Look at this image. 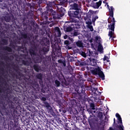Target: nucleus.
<instances>
[{
	"label": "nucleus",
	"instance_id": "dca6fc26",
	"mask_svg": "<svg viewBox=\"0 0 130 130\" xmlns=\"http://www.w3.org/2000/svg\"><path fill=\"white\" fill-rule=\"evenodd\" d=\"M48 16H49V13L48 11V8H47L46 11L43 12L42 14V19L44 20H45L46 21H47V20H48Z\"/></svg>",
	"mask_w": 130,
	"mask_h": 130
},
{
	"label": "nucleus",
	"instance_id": "de8ad7c7",
	"mask_svg": "<svg viewBox=\"0 0 130 130\" xmlns=\"http://www.w3.org/2000/svg\"><path fill=\"white\" fill-rule=\"evenodd\" d=\"M79 66H80V67H84L85 66H87V63L85 61L80 62Z\"/></svg>",
	"mask_w": 130,
	"mask_h": 130
},
{
	"label": "nucleus",
	"instance_id": "f257e3e1",
	"mask_svg": "<svg viewBox=\"0 0 130 130\" xmlns=\"http://www.w3.org/2000/svg\"><path fill=\"white\" fill-rule=\"evenodd\" d=\"M5 91L9 101L3 100L1 102V104L3 105L1 114L3 116L6 115L7 118L12 120L13 118H17L19 116L17 110H21L22 107L21 104L17 101V98L12 94V90L7 89Z\"/></svg>",
	"mask_w": 130,
	"mask_h": 130
},
{
	"label": "nucleus",
	"instance_id": "e2e57ef3",
	"mask_svg": "<svg viewBox=\"0 0 130 130\" xmlns=\"http://www.w3.org/2000/svg\"><path fill=\"white\" fill-rule=\"evenodd\" d=\"M26 5L29 8H30L32 6V5L30 3H26Z\"/></svg>",
	"mask_w": 130,
	"mask_h": 130
},
{
	"label": "nucleus",
	"instance_id": "7c9ffc66",
	"mask_svg": "<svg viewBox=\"0 0 130 130\" xmlns=\"http://www.w3.org/2000/svg\"><path fill=\"white\" fill-rule=\"evenodd\" d=\"M55 31L57 33L58 37H60V36H61V32L60 31L59 27H56L55 28Z\"/></svg>",
	"mask_w": 130,
	"mask_h": 130
},
{
	"label": "nucleus",
	"instance_id": "0eeeda50",
	"mask_svg": "<svg viewBox=\"0 0 130 130\" xmlns=\"http://www.w3.org/2000/svg\"><path fill=\"white\" fill-rule=\"evenodd\" d=\"M76 24L66 22L63 25V29L65 32H72L73 31V26H76Z\"/></svg>",
	"mask_w": 130,
	"mask_h": 130
},
{
	"label": "nucleus",
	"instance_id": "69168bd1",
	"mask_svg": "<svg viewBox=\"0 0 130 130\" xmlns=\"http://www.w3.org/2000/svg\"><path fill=\"white\" fill-rule=\"evenodd\" d=\"M41 101H46V98H45V97H42V98H41Z\"/></svg>",
	"mask_w": 130,
	"mask_h": 130
},
{
	"label": "nucleus",
	"instance_id": "7ed1b4c3",
	"mask_svg": "<svg viewBox=\"0 0 130 130\" xmlns=\"http://www.w3.org/2000/svg\"><path fill=\"white\" fill-rule=\"evenodd\" d=\"M39 33L40 35L45 36V37H43L42 40L40 41V43L43 47L39 49V54L36 55V57L34 59V61L35 63H41L43 61L44 64H45L44 55L47 54L48 51H49V48H50V41H49L50 34L49 32H47L46 30L43 31L42 29L40 30Z\"/></svg>",
	"mask_w": 130,
	"mask_h": 130
},
{
	"label": "nucleus",
	"instance_id": "6e6d98bb",
	"mask_svg": "<svg viewBox=\"0 0 130 130\" xmlns=\"http://www.w3.org/2000/svg\"><path fill=\"white\" fill-rule=\"evenodd\" d=\"M3 27H4V28H5V29H9V28H10L9 24H7L6 23L4 24V25L3 26Z\"/></svg>",
	"mask_w": 130,
	"mask_h": 130
},
{
	"label": "nucleus",
	"instance_id": "423d86ee",
	"mask_svg": "<svg viewBox=\"0 0 130 130\" xmlns=\"http://www.w3.org/2000/svg\"><path fill=\"white\" fill-rule=\"evenodd\" d=\"M48 12L49 15L52 16L54 20L59 19V14H58V13L56 11L53 10L52 8H48Z\"/></svg>",
	"mask_w": 130,
	"mask_h": 130
},
{
	"label": "nucleus",
	"instance_id": "603ef678",
	"mask_svg": "<svg viewBox=\"0 0 130 130\" xmlns=\"http://www.w3.org/2000/svg\"><path fill=\"white\" fill-rule=\"evenodd\" d=\"M90 107L91 108V109H92V110H95V104H94V103H91L90 104Z\"/></svg>",
	"mask_w": 130,
	"mask_h": 130
},
{
	"label": "nucleus",
	"instance_id": "1a4fd4ad",
	"mask_svg": "<svg viewBox=\"0 0 130 130\" xmlns=\"http://www.w3.org/2000/svg\"><path fill=\"white\" fill-rule=\"evenodd\" d=\"M24 59L22 60V63L26 67H29L32 63V59L30 57H28L27 55H25Z\"/></svg>",
	"mask_w": 130,
	"mask_h": 130
},
{
	"label": "nucleus",
	"instance_id": "58836bf2",
	"mask_svg": "<svg viewBox=\"0 0 130 130\" xmlns=\"http://www.w3.org/2000/svg\"><path fill=\"white\" fill-rule=\"evenodd\" d=\"M87 55H88V56H93L94 53H93V51H90V50H87Z\"/></svg>",
	"mask_w": 130,
	"mask_h": 130
},
{
	"label": "nucleus",
	"instance_id": "a19ab883",
	"mask_svg": "<svg viewBox=\"0 0 130 130\" xmlns=\"http://www.w3.org/2000/svg\"><path fill=\"white\" fill-rule=\"evenodd\" d=\"M55 86L56 87V88H58V87H59L60 86V82L57 80H55Z\"/></svg>",
	"mask_w": 130,
	"mask_h": 130
},
{
	"label": "nucleus",
	"instance_id": "2eb2a0df",
	"mask_svg": "<svg viewBox=\"0 0 130 130\" xmlns=\"http://www.w3.org/2000/svg\"><path fill=\"white\" fill-rule=\"evenodd\" d=\"M97 122H98V121L95 118H90L88 119V123L90 126H93V125H98Z\"/></svg>",
	"mask_w": 130,
	"mask_h": 130
},
{
	"label": "nucleus",
	"instance_id": "e433bc0d",
	"mask_svg": "<svg viewBox=\"0 0 130 130\" xmlns=\"http://www.w3.org/2000/svg\"><path fill=\"white\" fill-rule=\"evenodd\" d=\"M22 21H23V27L24 28V30H26V28L27 27V25H28V24L27 23H25V21H26V18L25 17H24L23 19H22Z\"/></svg>",
	"mask_w": 130,
	"mask_h": 130
},
{
	"label": "nucleus",
	"instance_id": "c756f323",
	"mask_svg": "<svg viewBox=\"0 0 130 130\" xmlns=\"http://www.w3.org/2000/svg\"><path fill=\"white\" fill-rule=\"evenodd\" d=\"M2 49L3 50H5L6 51H8V52H13V49H12V48L8 46L3 47Z\"/></svg>",
	"mask_w": 130,
	"mask_h": 130
},
{
	"label": "nucleus",
	"instance_id": "ddd939ff",
	"mask_svg": "<svg viewBox=\"0 0 130 130\" xmlns=\"http://www.w3.org/2000/svg\"><path fill=\"white\" fill-rule=\"evenodd\" d=\"M57 11L58 12V14L59 16V18L64 16V13H66V9L63 8V7H60V8L57 7Z\"/></svg>",
	"mask_w": 130,
	"mask_h": 130
},
{
	"label": "nucleus",
	"instance_id": "9d476101",
	"mask_svg": "<svg viewBox=\"0 0 130 130\" xmlns=\"http://www.w3.org/2000/svg\"><path fill=\"white\" fill-rule=\"evenodd\" d=\"M51 44L53 52L54 53H57V52H59V51H60V48H59L58 43L55 42V43H52Z\"/></svg>",
	"mask_w": 130,
	"mask_h": 130
},
{
	"label": "nucleus",
	"instance_id": "c85d7f7f",
	"mask_svg": "<svg viewBox=\"0 0 130 130\" xmlns=\"http://www.w3.org/2000/svg\"><path fill=\"white\" fill-rule=\"evenodd\" d=\"M55 5V3L54 1H49V3L47 4V9H52V7Z\"/></svg>",
	"mask_w": 130,
	"mask_h": 130
},
{
	"label": "nucleus",
	"instance_id": "8fccbe9b",
	"mask_svg": "<svg viewBox=\"0 0 130 130\" xmlns=\"http://www.w3.org/2000/svg\"><path fill=\"white\" fill-rule=\"evenodd\" d=\"M98 16H96L95 17H92V23H94V22L96 21V20H97V19H98Z\"/></svg>",
	"mask_w": 130,
	"mask_h": 130
},
{
	"label": "nucleus",
	"instance_id": "b1692460",
	"mask_svg": "<svg viewBox=\"0 0 130 130\" xmlns=\"http://www.w3.org/2000/svg\"><path fill=\"white\" fill-rule=\"evenodd\" d=\"M84 20L86 21V24L87 25H92V20L91 19V16L88 17V16H87L86 17L84 18Z\"/></svg>",
	"mask_w": 130,
	"mask_h": 130
},
{
	"label": "nucleus",
	"instance_id": "09e8293b",
	"mask_svg": "<svg viewBox=\"0 0 130 130\" xmlns=\"http://www.w3.org/2000/svg\"><path fill=\"white\" fill-rule=\"evenodd\" d=\"M44 103L45 107L47 108H49V107H50V105H49V103H48L47 102H45Z\"/></svg>",
	"mask_w": 130,
	"mask_h": 130
},
{
	"label": "nucleus",
	"instance_id": "473e14b6",
	"mask_svg": "<svg viewBox=\"0 0 130 130\" xmlns=\"http://www.w3.org/2000/svg\"><path fill=\"white\" fill-rule=\"evenodd\" d=\"M98 75V76H99L100 78H101L103 80H105V76L104 75V73H103V72H102V71L101 70V71H100V73H99V74Z\"/></svg>",
	"mask_w": 130,
	"mask_h": 130
},
{
	"label": "nucleus",
	"instance_id": "f03ea898",
	"mask_svg": "<svg viewBox=\"0 0 130 130\" xmlns=\"http://www.w3.org/2000/svg\"><path fill=\"white\" fill-rule=\"evenodd\" d=\"M19 71L24 73L26 75L23 74L18 70H16L17 74L15 75L16 79L19 80L20 84L27 90H30L32 88L35 91H39V84H38V80L34 79V76L32 75H27L28 70L26 69V67H20Z\"/></svg>",
	"mask_w": 130,
	"mask_h": 130
},
{
	"label": "nucleus",
	"instance_id": "a878e982",
	"mask_svg": "<svg viewBox=\"0 0 130 130\" xmlns=\"http://www.w3.org/2000/svg\"><path fill=\"white\" fill-rule=\"evenodd\" d=\"M102 4V1L101 0H100L99 2H96V3H94L93 4V8L94 9H99V7Z\"/></svg>",
	"mask_w": 130,
	"mask_h": 130
},
{
	"label": "nucleus",
	"instance_id": "72a5a7b5",
	"mask_svg": "<svg viewBox=\"0 0 130 130\" xmlns=\"http://www.w3.org/2000/svg\"><path fill=\"white\" fill-rule=\"evenodd\" d=\"M116 117L117 118V119L119 121V123H120V124H122V119H121L120 115H119V114L118 113H116Z\"/></svg>",
	"mask_w": 130,
	"mask_h": 130
},
{
	"label": "nucleus",
	"instance_id": "f3484780",
	"mask_svg": "<svg viewBox=\"0 0 130 130\" xmlns=\"http://www.w3.org/2000/svg\"><path fill=\"white\" fill-rule=\"evenodd\" d=\"M16 47H17V51H21L23 53H26L27 52V48L23 45L21 46H16Z\"/></svg>",
	"mask_w": 130,
	"mask_h": 130
},
{
	"label": "nucleus",
	"instance_id": "412c9836",
	"mask_svg": "<svg viewBox=\"0 0 130 130\" xmlns=\"http://www.w3.org/2000/svg\"><path fill=\"white\" fill-rule=\"evenodd\" d=\"M27 19H33L34 18V12L29 11L25 15Z\"/></svg>",
	"mask_w": 130,
	"mask_h": 130
},
{
	"label": "nucleus",
	"instance_id": "4be33fe9",
	"mask_svg": "<svg viewBox=\"0 0 130 130\" xmlns=\"http://www.w3.org/2000/svg\"><path fill=\"white\" fill-rule=\"evenodd\" d=\"M33 69L35 72H37V73H39V72H41V66H39L38 64H35L33 66Z\"/></svg>",
	"mask_w": 130,
	"mask_h": 130
},
{
	"label": "nucleus",
	"instance_id": "6ab92c4d",
	"mask_svg": "<svg viewBox=\"0 0 130 130\" xmlns=\"http://www.w3.org/2000/svg\"><path fill=\"white\" fill-rule=\"evenodd\" d=\"M19 31L20 33V36L22 39H29V38H30V37H29L28 34L27 33H25L24 30H23L22 31L21 30Z\"/></svg>",
	"mask_w": 130,
	"mask_h": 130
},
{
	"label": "nucleus",
	"instance_id": "a18cd8bd",
	"mask_svg": "<svg viewBox=\"0 0 130 130\" xmlns=\"http://www.w3.org/2000/svg\"><path fill=\"white\" fill-rule=\"evenodd\" d=\"M98 51L100 52L103 50V46H102V45H101V44H99L98 47Z\"/></svg>",
	"mask_w": 130,
	"mask_h": 130
},
{
	"label": "nucleus",
	"instance_id": "49530a36",
	"mask_svg": "<svg viewBox=\"0 0 130 130\" xmlns=\"http://www.w3.org/2000/svg\"><path fill=\"white\" fill-rule=\"evenodd\" d=\"M2 9H3L4 10L6 9L7 10H9V6H8V5L4 4L2 5Z\"/></svg>",
	"mask_w": 130,
	"mask_h": 130
},
{
	"label": "nucleus",
	"instance_id": "37998d69",
	"mask_svg": "<svg viewBox=\"0 0 130 130\" xmlns=\"http://www.w3.org/2000/svg\"><path fill=\"white\" fill-rule=\"evenodd\" d=\"M98 117L100 119H102L103 118V113L102 112H99L98 114Z\"/></svg>",
	"mask_w": 130,
	"mask_h": 130
},
{
	"label": "nucleus",
	"instance_id": "bb28decb",
	"mask_svg": "<svg viewBox=\"0 0 130 130\" xmlns=\"http://www.w3.org/2000/svg\"><path fill=\"white\" fill-rule=\"evenodd\" d=\"M64 44L66 45L65 46V48H66V49H72V47L69 46V44H71V43H70V41L69 40L64 41Z\"/></svg>",
	"mask_w": 130,
	"mask_h": 130
},
{
	"label": "nucleus",
	"instance_id": "2f4dec72",
	"mask_svg": "<svg viewBox=\"0 0 130 130\" xmlns=\"http://www.w3.org/2000/svg\"><path fill=\"white\" fill-rule=\"evenodd\" d=\"M1 45H8L9 44V41L6 39H1Z\"/></svg>",
	"mask_w": 130,
	"mask_h": 130
},
{
	"label": "nucleus",
	"instance_id": "4d7b16f0",
	"mask_svg": "<svg viewBox=\"0 0 130 130\" xmlns=\"http://www.w3.org/2000/svg\"><path fill=\"white\" fill-rule=\"evenodd\" d=\"M4 59L5 60H11V57H9V56H5Z\"/></svg>",
	"mask_w": 130,
	"mask_h": 130
},
{
	"label": "nucleus",
	"instance_id": "5fc2aeb1",
	"mask_svg": "<svg viewBox=\"0 0 130 130\" xmlns=\"http://www.w3.org/2000/svg\"><path fill=\"white\" fill-rule=\"evenodd\" d=\"M88 25V29H90V30L91 32H93V31H94V28H93V26L91 25Z\"/></svg>",
	"mask_w": 130,
	"mask_h": 130
},
{
	"label": "nucleus",
	"instance_id": "39448f33",
	"mask_svg": "<svg viewBox=\"0 0 130 130\" xmlns=\"http://www.w3.org/2000/svg\"><path fill=\"white\" fill-rule=\"evenodd\" d=\"M75 90L78 95H79V96H80L81 98H85V96H86V88H85V87L83 85L81 86H77L75 88Z\"/></svg>",
	"mask_w": 130,
	"mask_h": 130
},
{
	"label": "nucleus",
	"instance_id": "f8f14e48",
	"mask_svg": "<svg viewBox=\"0 0 130 130\" xmlns=\"http://www.w3.org/2000/svg\"><path fill=\"white\" fill-rule=\"evenodd\" d=\"M80 13L79 10H75L73 11H70L68 13L69 17H73L75 18H79V14Z\"/></svg>",
	"mask_w": 130,
	"mask_h": 130
},
{
	"label": "nucleus",
	"instance_id": "864d4df0",
	"mask_svg": "<svg viewBox=\"0 0 130 130\" xmlns=\"http://www.w3.org/2000/svg\"><path fill=\"white\" fill-rule=\"evenodd\" d=\"M68 58L70 59V61H75V57H72L71 56H68Z\"/></svg>",
	"mask_w": 130,
	"mask_h": 130
},
{
	"label": "nucleus",
	"instance_id": "c9c22d12",
	"mask_svg": "<svg viewBox=\"0 0 130 130\" xmlns=\"http://www.w3.org/2000/svg\"><path fill=\"white\" fill-rule=\"evenodd\" d=\"M72 9L73 10H75V11L79 10V5L76 3H74L73 4V5L72 6Z\"/></svg>",
	"mask_w": 130,
	"mask_h": 130
},
{
	"label": "nucleus",
	"instance_id": "774afa93",
	"mask_svg": "<svg viewBox=\"0 0 130 130\" xmlns=\"http://www.w3.org/2000/svg\"><path fill=\"white\" fill-rule=\"evenodd\" d=\"M4 91V89L0 88V93H3Z\"/></svg>",
	"mask_w": 130,
	"mask_h": 130
},
{
	"label": "nucleus",
	"instance_id": "c03bdc74",
	"mask_svg": "<svg viewBox=\"0 0 130 130\" xmlns=\"http://www.w3.org/2000/svg\"><path fill=\"white\" fill-rule=\"evenodd\" d=\"M68 70L70 74H74V69H73V68L72 67V66H69Z\"/></svg>",
	"mask_w": 130,
	"mask_h": 130
},
{
	"label": "nucleus",
	"instance_id": "393cba45",
	"mask_svg": "<svg viewBox=\"0 0 130 130\" xmlns=\"http://www.w3.org/2000/svg\"><path fill=\"white\" fill-rule=\"evenodd\" d=\"M76 17H71V18L70 19V21H67V22L70 23V24H75L76 23H78V20L76 19Z\"/></svg>",
	"mask_w": 130,
	"mask_h": 130
},
{
	"label": "nucleus",
	"instance_id": "0e129e2a",
	"mask_svg": "<svg viewBox=\"0 0 130 130\" xmlns=\"http://www.w3.org/2000/svg\"><path fill=\"white\" fill-rule=\"evenodd\" d=\"M46 0H39V4H42V3H44Z\"/></svg>",
	"mask_w": 130,
	"mask_h": 130
},
{
	"label": "nucleus",
	"instance_id": "ea45409f",
	"mask_svg": "<svg viewBox=\"0 0 130 130\" xmlns=\"http://www.w3.org/2000/svg\"><path fill=\"white\" fill-rule=\"evenodd\" d=\"M60 5L63 6V7H67V1L65 0H62L60 2Z\"/></svg>",
	"mask_w": 130,
	"mask_h": 130
},
{
	"label": "nucleus",
	"instance_id": "6e6552de",
	"mask_svg": "<svg viewBox=\"0 0 130 130\" xmlns=\"http://www.w3.org/2000/svg\"><path fill=\"white\" fill-rule=\"evenodd\" d=\"M59 80L61 82L63 86H69V85L71 84V82H72V79L70 77H68L66 79V78H64V76H63V75L62 74L61 78H59Z\"/></svg>",
	"mask_w": 130,
	"mask_h": 130
},
{
	"label": "nucleus",
	"instance_id": "4468645a",
	"mask_svg": "<svg viewBox=\"0 0 130 130\" xmlns=\"http://www.w3.org/2000/svg\"><path fill=\"white\" fill-rule=\"evenodd\" d=\"M36 78H37L38 80H39V82L40 85H43V80H42V79H43V74H42V73H37L36 75Z\"/></svg>",
	"mask_w": 130,
	"mask_h": 130
},
{
	"label": "nucleus",
	"instance_id": "a211bd4d",
	"mask_svg": "<svg viewBox=\"0 0 130 130\" xmlns=\"http://www.w3.org/2000/svg\"><path fill=\"white\" fill-rule=\"evenodd\" d=\"M112 127L114 128L115 130H124V127H123V125H118V124L115 123L114 125L112 124Z\"/></svg>",
	"mask_w": 130,
	"mask_h": 130
},
{
	"label": "nucleus",
	"instance_id": "5701e85b",
	"mask_svg": "<svg viewBox=\"0 0 130 130\" xmlns=\"http://www.w3.org/2000/svg\"><path fill=\"white\" fill-rule=\"evenodd\" d=\"M101 71V69L100 67H98V68H95L94 70H91V72L92 74V75H98L100 71Z\"/></svg>",
	"mask_w": 130,
	"mask_h": 130
},
{
	"label": "nucleus",
	"instance_id": "3c124183",
	"mask_svg": "<svg viewBox=\"0 0 130 130\" xmlns=\"http://www.w3.org/2000/svg\"><path fill=\"white\" fill-rule=\"evenodd\" d=\"M17 85H19V83H18V82H17V80H15L14 82L12 83V86L13 87H16Z\"/></svg>",
	"mask_w": 130,
	"mask_h": 130
},
{
	"label": "nucleus",
	"instance_id": "13d9d810",
	"mask_svg": "<svg viewBox=\"0 0 130 130\" xmlns=\"http://www.w3.org/2000/svg\"><path fill=\"white\" fill-rule=\"evenodd\" d=\"M30 8V10L31 12H34V6H33L32 5L30 7H29Z\"/></svg>",
	"mask_w": 130,
	"mask_h": 130
},
{
	"label": "nucleus",
	"instance_id": "680f3d73",
	"mask_svg": "<svg viewBox=\"0 0 130 130\" xmlns=\"http://www.w3.org/2000/svg\"><path fill=\"white\" fill-rule=\"evenodd\" d=\"M87 81L91 82V83H93V79L89 78L87 79Z\"/></svg>",
	"mask_w": 130,
	"mask_h": 130
},
{
	"label": "nucleus",
	"instance_id": "bf43d9fd",
	"mask_svg": "<svg viewBox=\"0 0 130 130\" xmlns=\"http://www.w3.org/2000/svg\"><path fill=\"white\" fill-rule=\"evenodd\" d=\"M10 46H11V47H13V48H15V47H16V46H15L13 43H10Z\"/></svg>",
	"mask_w": 130,
	"mask_h": 130
},
{
	"label": "nucleus",
	"instance_id": "20e7f679",
	"mask_svg": "<svg viewBox=\"0 0 130 130\" xmlns=\"http://www.w3.org/2000/svg\"><path fill=\"white\" fill-rule=\"evenodd\" d=\"M107 7L109 9V16L110 17H111V18H109L108 19V22L109 23L108 27L109 28V30H111V31H109L108 36L110 37V38H115L114 37V28H115V19H114V17H113L114 15V8L113 7H109V5H107Z\"/></svg>",
	"mask_w": 130,
	"mask_h": 130
},
{
	"label": "nucleus",
	"instance_id": "9b49d317",
	"mask_svg": "<svg viewBox=\"0 0 130 130\" xmlns=\"http://www.w3.org/2000/svg\"><path fill=\"white\" fill-rule=\"evenodd\" d=\"M2 18L3 20H4L7 23L11 22V15L8 12H5Z\"/></svg>",
	"mask_w": 130,
	"mask_h": 130
},
{
	"label": "nucleus",
	"instance_id": "cd10ccee",
	"mask_svg": "<svg viewBox=\"0 0 130 130\" xmlns=\"http://www.w3.org/2000/svg\"><path fill=\"white\" fill-rule=\"evenodd\" d=\"M29 53L31 56H32V55H34L35 57L34 58V59L35 57H36V55H37L38 54H36V53L35 52V50L33 48H30L29 50Z\"/></svg>",
	"mask_w": 130,
	"mask_h": 130
},
{
	"label": "nucleus",
	"instance_id": "338daca9",
	"mask_svg": "<svg viewBox=\"0 0 130 130\" xmlns=\"http://www.w3.org/2000/svg\"><path fill=\"white\" fill-rule=\"evenodd\" d=\"M106 59H108V57L105 56L104 57V60H106Z\"/></svg>",
	"mask_w": 130,
	"mask_h": 130
},
{
	"label": "nucleus",
	"instance_id": "4c0bfd02",
	"mask_svg": "<svg viewBox=\"0 0 130 130\" xmlns=\"http://www.w3.org/2000/svg\"><path fill=\"white\" fill-rule=\"evenodd\" d=\"M80 35V32H78V30H75L73 33H72L73 37H76Z\"/></svg>",
	"mask_w": 130,
	"mask_h": 130
},
{
	"label": "nucleus",
	"instance_id": "f704fd0d",
	"mask_svg": "<svg viewBox=\"0 0 130 130\" xmlns=\"http://www.w3.org/2000/svg\"><path fill=\"white\" fill-rule=\"evenodd\" d=\"M75 43L77 47H82L83 46V42H82V41L78 40Z\"/></svg>",
	"mask_w": 130,
	"mask_h": 130
},
{
	"label": "nucleus",
	"instance_id": "052dcab7",
	"mask_svg": "<svg viewBox=\"0 0 130 130\" xmlns=\"http://www.w3.org/2000/svg\"><path fill=\"white\" fill-rule=\"evenodd\" d=\"M99 39H101V38H100V37H98V36L95 37V41H98Z\"/></svg>",
	"mask_w": 130,
	"mask_h": 130
},
{
	"label": "nucleus",
	"instance_id": "aec40b11",
	"mask_svg": "<svg viewBox=\"0 0 130 130\" xmlns=\"http://www.w3.org/2000/svg\"><path fill=\"white\" fill-rule=\"evenodd\" d=\"M89 60L90 66H92V67H96L97 66V63H98V60H97V59L90 58Z\"/></svg>",
	"mask_w": 130,
	"mask_h": 130
},
{
	"label": "nucleus",
	"instance_id": "79ce46f5",
	"mask_svg": "<svg viewBox=\"0 0 130 130\" xmlns=\"http://www.w3.org/2000/svg\"><path fill=\"white\" fill-rule=\"evenodd\" d=\"M79 54H81L83 57H87V54L84 51H81L79 52Z\"/></svg>",
	"mask_w": 130,
	"mask_h": 130
}]
</instances>
